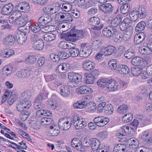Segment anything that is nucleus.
Listing matches in <instances>:
<instances>
[{"label": "nucleus", "instance_id": "f257e3e1", "mask_svg": "<svg viewBox=\"0 0 152 152\" xmlns=\"http://www.w3.org/2000/svg\"><path fill=\"white\" fill-rule=\"evenodd\" d=\"M67 41H75L83 37V33L81 30H77L72 28L67 32Z\"/></svg>", "mask_w": 152, "mask_h": 152}, {"label": "nucleus", "instance_id": "f03ea898", "mask_svg": "<svg viewBox=\"0 0 152 152\" xmlns=\"http://www.w3.org/2000/svg\"><path fill=\"white\" fill-rule=\"evenodd\" d=\"M118 83L113 78L109 77L105 90L108 92H113L118 90Z\"/></svg>", "mask_w": 152, "mask_h": 152}, {"label": "nucleus", "instance_id": "7ed1b4c3", "mask_svg": "<svg viewBox=\"0 0 152 152\" xmlns=\"http://www.w3.org/2000/svg\"><path fill=\"white\" fill-rule=\"evenodd\" d=\"M74 125L77 129H81L86 126V122L83 121V118H81L77 115H75L73 117Z\"/></svg>", "mask_w": 152, "mask_h": 152}, {"label": "nucleus", "instance_id": "20e7f679", "mask_svg": "<svg viewBox=\"0 0 152 152\" xmlns=\"http://www.w3.org/2000/svg\"><path fill=\"white\" fill-rule=\"evenodd\" d=\"M85 43H82L81 45V48L80 55L82 57H87L92 53V50L89 46L86 45Z\"/></svg>", "mask_w": 152, "mask_h": 152}, {"label": "nucleus", "instance_id": "39448f33", "mask_svg": "<svg viewBox=\"0 0 152 152\" xmlns=\"http://www.w3.org/2000/svg\"><path fill=\"white\" fill-rule=\"evenodd\" d=\"M31 102L29 100H24L23 99L17 104V109L18 111L23 110V109H28L31 105Z\"/></svg>", "mask_w": 152, "mask_h": 152}, {"label": "nucleus", "instance_id": "423d86ee", "mask_svg": "<svg viewBox=\"0 0 152 152\" xmlns=\"http://www.w3.org/2000/svg\"><path fill=\"white\" fill-rule=\"evenodd\" d=\"M94 121L98 126L102 127L107 124L109 121L108 118L103 116H98L94 118Z\"/></svg>", "mask_w": 152, "mask_h": 152}, {"label": "nucleus", "instance_id": "0eeeda50", "mask_svg": "<svg viewBox=\"0 0 152 152\" xmlns=\"http://www.w3.org/2000/svg\"><path fill=\"white\" fill-rule=\"evenodd\" d=\"M50 15H42L38 20V23L41 26H45L52 20Z\"/></svg>", "mask_w": 152, "mask_h": 152}, {"label": "nucleus", "instance_id": "6e6552de", "mask_svg": "<svg viewBox=\"0 0 152 152\" xmlns=\"http://www.w3.org/2000/svg\"><path fill=\"white\" fill-rule=\"evenodd\" d=\"M99 9L100 10L103 12L105 14H110L113 9V7L110 4H103L99 6Z\"/></svg>", "mask_w": 152, "mask_h": 152}, {"label": "nucleus", "instance_id": "1a4fd4ad", "mask_svg": "<svg viewBox=\"0 0 152 152\" xmlns=\"http://www.w3.org/2000/svg\"><path fill=\"white\" fill-rule=\"evenodd\" d=\"M68 78L71 81H74L78 84L82 82V76L79 74L76 73L70 72L68 74Z\"/></svg>", "mask_w": 152, "mask_h": 152}, {"label": "nucleus", "instance_id": "9d476101", "mask_svg": "<svg viewBox=\"0 0 152 152\" xmlns=\"http://www.w3.org/2000/svg\"><path fill=\"white\" fill-rule=\"evenodd\" d=\"M60 128L56 125H54L50 126V129L47 132L49 136H56L60 133Z\"/></svg>", "mask_w": 152, "mask_h": 152}, {"label": "nucleus", "instance_id": "9b49d317", "mask_svg": "<svg viewBox=\"0 0 152 152\" xmlns=\"http://www.w3.org/2000/svg\"><path fill=\"white\" fill-rule=\"evenodd\" d=\"M102 53H104V56H109L113 54L116 50L115 48L112 45H108L106 47L102 48Z\"/></svg>", "mask_w": 152, "mask_h": 152}, {"label": "nucleus", "instance_id": "f8f14e48", "mask_svg": "<svg viewBox=\"0 0 152 152\" xmlns=\"http://www.w3.org/2000/svg\"><path fill=\"white\" fill-rule=\"evenodd\" d=\"M15 8L17 10H20L22 12H27L30 10V8L28 3L27 2H22L19 3L15 6Z\"/></svg>", "mask_w": 152, "mask_h": 152}, {"label": "nucleus", "instance_id": "ddd939ff", "mask_svg": "<svg viewBox=\"0 0 152 152\" xmlns=\"http://www.w3.org/2000/svg\"><path fill=\"white\" fill-rule=\"evenodd\" d=\"M146 37L145 34L143 32H140L137 34L134 37V43L137 45L140 43L144 40Z\"/></svg>", "mask_w": 152, "mask_h": 152}, {"label": "nucleus", "instance_id": "4468645a", "mask_svg": "<svg viewBox=\"0 0 152 152\" xmlns=\"http://www.w3.org/2000/svg\"><path fill=\"white\" fill-rule=\"evenodd\" d=\"M31 71L30 69H25L20 71H18L16 75L19 78H28L30 77Z\"/></svg>", "mask_w": 152, "mask_h": 152}, {"label": "nucleus", "instance_id": "2eb2a0df", "mask_svg": "<svg viewBox=\"0 0 152 152\" xmlns=\"http://www.w3.org/2000/svg\"><path fill=\"white\" fill-rule=\"evenodd\" d=\"M76 91L80 94H91L93 92L92 90L87 86H81L77 88Z\"/></svg>", "mask_w": 152, "mask_h": 152}, {"label": "nucleus", "instance_id": "dca6fc26", "mask_svg": "<svg viewBox=\"0 0 152 152\" xmlns=\"http://www.w3.org/2000/svg\"><path fill=\"white\" fill-rule=\"evenodd\" d=\"M130 18L129 17L125 18L119 26L120 29L122 31H125L130 26Z\"/></svg>", "mask_w": 152, "mask_h": 152}, {"label": "nucleus", "instance_id": "f3484780", "mask_svg": "<svg viewBox=\"0 0 152 152\" xmlns=\"http://www.w3.org/2000/svg\"><path fill=\"white\" fill-rule=\"evenodd\" d=\"M83 68L86 70L89 71L93 69L95 67V64L90 60L84 61L82 64Z\"/></svg>", "mask_w": 152, "mask_h": 152}, {"label": "nucleus", "instance_id": "a211bd4d", "mask_svg": "<svg viewBox=\"0 0 152 152\" xmlns=\"http://www.w3.org/2000/svg\"><path fill=\"white\" fill-rule=\"evenodd\" d=\"M13 6L11 3L5 5L2 9L1 12L4 15H9L13 9Z\"/></svg>", "mask_w": 152, "mask_h": 152}, {"label": "nucleus", "instance_id": "6ab92c4d", "mask_svg": "<svg viewBox=\"0 0 152 152\" xmlns=\"http://www.w3.org/2000/svg\"><path fill=\"white\" fill-rule=\"evenodd\" d=\"M127 142L129 143L130 148L133 149L137 148L139 144L138 140L134 137L127 140Z\"/></svg>", "mask_w": 152, "mask_h": 152}, {"label": "nucleus", "instance_id": "aec40b11", "mask_svg": "<svg viewBox=\"0 0 152 152\" xmlns=\"http://www.w3.org/2000/svg\"><path fill=\"white\" fill-rule=\"evenodd\" d=\"M127 132V131H126L125 129L124 130L122 129L120 130L119 132L116 134L119 141L124 142L126 140L125 135L126 134V132Z\"/></svg>", "mask_w": 152, "mask_h": 152}, {"label": "nucleus", "instance_id": "412c9836", "mask_svg": "<svg viewBox=\"0 0 152 152\" xmlns=\"http://www.w3.org/2000/svg\"><path fill=\"white\" fill-rule=\"evenodd\" d=\"M142 60V59L140 57H134L132 59L131 62L133 65L142 66H144Z\"/></svg>", "mask_w": 152, "mask_h": 152}, {"label": "nucleus", "instance_id": "4be33fe9", "mask_svg": "<svg viewBox=\"0 0 152 152\" xmlns=\"http://www.w3.org/2000/svg\"><path fill=\"white\" fill-rule=\"evenodd\" d=\"M13 71V66L11 65L5 66L3 67L2 69L3 74L7 76H10L12 73Z\"/></svg>", "mask_w": 152, "mask_h": 152}, {"label": "nucleus", "instance_id": "5701e85b", "mask_svg": "<svg viewBox=\"0 0 152 152\" xmlns=\"http://www.w3.org/2000/svg\"><path fill=\"white\" fill-rule=\"evenodd\" d=\"M4 41L6 45L11 46L15 42V38L14 36L10 34L5 38Z\"/></svg>", "mask_w": 152, "mask_h": 152}, {"label": "nucleus", "instance_id": "b1692460", "mask_svg": "<svg viewBox=\"0 0 152 152\" xmlns=\"http://www.w3.org/2000/svg\"><path fill=\"white\" fill-rule=\"evenodd\" d=\"M118 69L120 73L126 75L130 72L129 67L125 64L120 65L119 66Z\"/></svg>", "mask_w": 152, "mask_h": 152}, {"label": "nucleus", "instance_id": "393cba45", "mask_svg": "<svg viewBox=\"0 0 152 152\" xmlns=\"http://www.w3.org/2000/svg\"><path fill=\"white\" fill-rule=\"evenodd\" d=\"M122 16L121 15H118L113 19L111 22V26L116 27L118 26L122 21Z\"/></svg>", "mask_w": 152, "mask_h": 152}, {"label": "nucleus", "instance_id": "a878e982", "mask_svg": "<svg viewBox=\"0 0 152 152\" xmlns=\"http://www.w3.org/2000/svg\"><path fill=\"white\" fill-rule=\"evenodd\" d=\"M87 23L89 25L95 26L99 25L100 23V20L98 17H93L88 20Z\"/></svg>", "mask_w": 152, "mask_h": 152}, {"label": "nucleus", "instance_id": "bb28decb", "mask_svg": "<svg viewBox=\"0 0 152 152\" xmlns=\"http://www.w3.org/2000/svg\"><path fill=\"white\" fill-rule=\"evenodd\" d=\"M58 126H59L60 129H61L63 130H66V117H64L63 118L60 119L58 122Z\"/></svg>", "mask_w": 152, "mask_h": 152}, {"label": "nucleus", "instance_id": "cd10ccee", "mask_svg": "<svg viewBox=\"0 0 152 152\" xmlns=\"http://www.w3.org/2000/svg\"><path fill=\"white\" fill-rule=\"evenodd\" d=\"M41 123L42 125H49L50 126L55 124L53 120L51 118L44 117L41 119Z\"/></svg>", "mask_w": 152, "mask_h": 152}, {"label": "nucleus", "instance_id": "c85d7f7f", "mask_svg": "<svg viewBox=\"0 0 152 152\" xmlns=\"http://www.w3.org/2000/svg\"><path fill=\"white\" fill-rule=\"evenodd\" d=\"M92 140L91 148L93 151H95L100 148V142L98 139L96 138H93Z\"/></svg>", "mask_w": 152, "mask_h": 152}, {"label": "nucleus", "instance_id": "c756f323", "mask_svg": "<svg viewBox=\"0 0 152 152\" xmlns=\"http://www.w3.org/2000/svg\"><path fill=\"white\" fill-rule=\"evenodd\" d=\"M44 43L42 39H38L37 42H35L33 48L37 50H42L44 47Z\"/></svg>", "mask_w": 152, "mask_h": 152}, {"label": "nucleus", "instance_id": "7c9ffc66", "mask_svg": "<svg viewBox=\"0 0 152 152\" xmlns=\"http://www.w3.org/2000/svg\"><path fill=\"white\" fill-rule=\"evenodd\" d=\"M62 54L61 52H59L58 53V55H56L53 53L51 54L50 55V58L53 61L58 62L61 59H66V58H63V57H61Z\"/></svg>", "mask_w": 152, "mask_h": 152}, {"label": "nucleus", "instance_id": "2f4dec72", "mask_svg": "<svg viewBox=\"0 0 152 152\" xmlns=\"http://www.w3.org/2000/svg\"><path fill=\"white\" fill-rule=\"evenodd\" d=\"M126 145L124 144H118L115 146L113 152H125Z\"/></svg>", "mask_w": 152, "mask_h": 152}, {"label": "nucleus", "instance_id": "473e14b6", "mask_svg": "<svg viewBox=\"0 0 152 152\" xmlns=\"http://www.w3.org/2000/svg\"><path fill=\"white\" fill-rule=\"evenodd\" d=\"M130 20L131 23L132 22L135 21L138 19L139 16V13L138 11H132L129 14Z\"/></svg>", "mask_w": 152, "mask_h": 152}, {"label": "nucleus", "instance_id": "72a5a7b5", "mask_svg": "<svg viewBox=\"0 0 152 152\" xmlns=\"http://www.w3.org/2000/svg\"><path fill=\"white\" fill-rule=\"evenodd\" d=\"M128 106L125 104H122L119 106L117 109V112L120 114L126 113L128 110Z\"/></svg>", "mask_w": 152, "mask_h": 152}, {"label": "nucleus", "instance_id": "f704fd0d", "mask_svg": "<svg viewBox=\"0 0 152 152\" xmlns=\"http://www.w3.org/2000/svg\"><path fill=\"white\" fill-rule=\"evenodd\" d=\"M92 140V139H90L86 137L82 138L81 143L84 146L88 147L91 145Z\"/></svg>", "mask_w": 152, "mask_h": 152}, {"label": "nucleus", "instance_id": "c9c22d12", "mask_svg": "<svg viewBox=\"0 0 152 152\" xmlns=\"http://www.w3.org/2000/svg\"><path fill=\"white\" fill-rule=\"evenodd\" d=\"M123 4L120 8L121 12L123 14H127L128 12L130 11V6L127 4Z\"/></svg>", "mask_w": 152, "mask_h": 152}, {"label": "nucleus", "instance_id": "e433bc0d", "mask_svg": "<svg viewBox=\"0 0 152 152\" xmlns=\"http://www.w3.org/2000/svg\"><path fill=\"white\" fill-rule=\"evenodd\" d=\"M109 79V77L107 78H102L98 80L97 82V84L99 86L102 87H104L105 88L107 84Z\"/></svg>", "mask_w": 152, "mask_h": 152}, {"label": "nucleus", "instance_id": "4c0bfd02", "mask_svg": "<svg viewBox=\"0 0 152 152\" xmlns=\"http://www.w3.org/2000/svg\"><path fill=\"white\" fill-rule=\"evenodd\" d=\"M114 109L111 104H105L104 109V112L105 114L108 115L112 114L113 112Z\"/></svg>", "mask_w": 152, "mask_h": 152}, {"label": "nucleus", "instance_id": "58836bf2", "mask_svg": "<svg viewBox=\"0 0 152 152\" xmlns=\"http://www.w3.org/2000/svg\"><path fill=\"white\" fill-rule=\"evenodd\" d=\"M56 37L55 34L52 33H49L44 35V40L46 41H51L55 39L56 38Z\"/></svg>", "mask_w": 152, "mask_h": 152}, {"label": "nucleus", "instance_id": "ea45409f", "mask_svg": "<svg viewBox=\"0 0 152 152\" xmlns=\"http://www.w3.org/2000/svg\"><path fill=\"white\" fill-rule=\"evenodd\" d=\"M133 118V115L131 113H128L124 115L122 118V121L127 123L131 121Z\"/></svg>", "mask_w": 152, "mask_h": 152}, {"label": "nucleus", "instance_id": "a19ab883", "mask_svg": "<svg viewBox=\"0 0 152 152\" xmlns=\"http://www.w3.org/2000/svg\"><path fill=\"white\" fill-rule=\"evenodd\" d=\"M134 55V52L133 50L131 48L126 51L124 54V56L128 59L131 58Z\"/></svg>", "mask_w": 152, "mask_h": 152}, {"label": "nucleus", "instance_id": "79ce46f5", "mask_svg": "<svg viewBox=\"0 0 152 152\" xmlns=\"http://www.w3.org/2000/svg\"><path fill=\"white\" fill-rule=\"evenodd\" d=\"M36 58L33 55H29L26 58L25 61L28 64H34L36 61Z\"/></svg>", "mask_w": 152, "mask_h": 152}, {"label": "nucleus", "instance_id": "37998d69", "mask_svg": "<svg viewBox=\"0 0 152 152\" xmlns=\"http://www.w3.org/2000/svg\"><path fill=\"white\" fill-rule=\"evenodd\" d=\"M146 23L144 21L139 22L136 26L135 28L136 31H139L144 30L146 26Z\"/></svg>", "mask_w": 152, "mask_h": 152}, {"label": "nucleus", "instance_id": "c03bdc74", "mask_svg": "<svg viewBox=\"0 0 152 152\" xmlns=\"http://www.w3.org/2000/svg\"><path fill=\"white\" fill-rule=\"evenodd\" d=\"M67 52H69L70 55L73 57H77L79 53L80 54L79 49L76 48L71 49Z\"/></svg>", "mask_w": 152, "mask_h": 152}, {"label": "nucleus", "instance_id": "a18cd8bd", "mask_svg": "<svg viewBox=\"0 0 152 152\" xmlns=\"http://www.w3.org/2000/svg\"><path fill=\"white\" fill-rule=\"evenodd\" d=\"M30 26L31 30L34 33H37L41 30V27L40 25L38 23L35 25H31Z\"/></svg>", "mask_w": 152, "mask_h": 152}, {"label": "nucleus", "instance_id": "49530a36", "mask_svg": "<svg viewBox=\"0 0 152 152\" xmlns=\"http://www.w3.org/2000/svg\"><path fill=\"white\" fill-rule=\"evenodd\" d=\"M66 70V64L64 63L63 64L59 65L57 69V72H58L60 73H63L65 72Z\"/></svg>", "mask_w": 152, "mask_h": 152}, {"label": "nucleus", "instance_id": "de8ad7c7", "mask_svg": "<svg viewBox=\"0 0 152 152\" xmlns=\"http://www.w3.org/2000/svg\"><path fill=\"white\" fill-rule=\"evenodd\" d=\"M131 73L134 76H137L140 75L142 72V69L140 68H132L131 70Z\"/></svg>", "mask_w": 152, "mask_h": 152}, {"label": "nucleus", "instance_id": "09e8293b", "mask_svg": "<svg viewBox=\"0 0 152 152\" xmlns=\"http://www.w3.org/2000/svg\"><path fill=\"white\" fill-rule=\"evenodd\" d=\"M117 63L116 59H112L109 61L108 65L111 69L115 70L117 67Z\"/></svg>", "mask_w": 152, "mask_h": 152}, {"label": "nucleus", "instance_id": "8fccbe9b", "mask_svg": "<svg viewBox=\"0 0 152 152\" xmlns=\"http://www.w3.org/2000/svg\"><path fill=\"white\" fill-rule=\"evenodd\" d=\"M139 12L140 16L142 18H145L146 16V11L143 6L141 5L139 7Z\"/></svg>", "mask_w": 152, "mask_h": 152}, {"label": "nucleus", "instance_id": "3c124183", "mask_svg": "<svg viewBox=\"0 0 152 152\" xmlns=\"http://www.w3.org/2000/svg\"><path fill=\"white\" fill-rule=\"evenodd\" d=\"M17 42L20 45H22L25 42L26 39L23 37V34H20L16 36Z\"/></svg>", "mask_w": 152, "mask_h": 152}, {"label": "nucleus", "instance_id": "603ef678", "mask_svg": "<svg viewBox=\"0 0 152 152\" xmlns=\"http://www.w3.org/2000/svg\"><path fill=\"white\" fill-rule=\"evenodd\" d=\"M84 76L86 77V81L87 83L91 84L94 82V79L95 78L92 76L90 75L88 73L85 74Z\"/></svg>", "mask_w": 152, "mask_h": 152}, {"label": "nucleus", "instance_id": "864d4df0", "mask_svg": "<svg viewBox=\"0 0 152 152\" xmlns=\"http://www.w3.org/2000/svg\"><path fill=\"white\" fill-rule=\"evenodd\" d=\"M91 44L93 47L98 48L102 46L103 43L102 41L100 40H95L92 42Z\"/></svg>", "mask_w": 152, "mask_h": 152}, {"label": "nucleus", "instance_id": "5fc2aeb1", "mask_svg": "<svg viewBox=\"0 0 152 152\" xmlns=\"http://www.w3.org/2000/svg\"><path fill=\"white\" fill-rule=\"evenodd\" d=\"M102 33L106 37L110 38V26L104 28L102 31Z\"/></svg>", "mask_w": 152, "mask_h": 152}, {"label": "nucleus", "instance_id": "6e6d98bb", "mask_svg": "<svg viewBox=\"0 0 152 152\" xmlns=\"http://www.w3.org/2000/svg\"><path fill=\"white\" fill-rule=\"evenodd\" d=\"M85 102L79 101L75 103L73 105V107L75 108L81 109L85 106Z\"/></svg>", "mask_w": 152, "mask_h": 152}, {"label": "nucleus", "instance_id": "4d7b16f0", "mask_svg": "<svg viewBox=\"0 0 152 152\" xmlns=\"http://www.w3.org/2000/svg\"><path fill=\"white\" fill-rule=\"evenodd\" d=\"M48 106L53 109H55L58 106V104L55 100H50L48 101Z\"/></svg>", "mask_w": 152, "mask_h": 152}, {"label": "nucleus", "instance_id": "13d9d810", "mask_svg": "<svg viewBox=\"0 0 152 152\" xmlns=\"http://www.w3.org/2000/svg\"><path fill=\"white\" fill-rule=\"evenodd\" d=\"M117 28L110 26V38H113L114 37L116 33H117Z\"/></svg>", "mask_w": 152, "mask_h": 152}, {"label": "nucleus", "instance_id": "bf43d9fd", "mask_svg": "<svg viewBox=\"0 0 152 152\" xmlns=\"http://www.w3.org/2000/svg\"><path fill=\"white\" fill-rule=\"evenodd\" d=\"M16 10H14L12 13V15L15 16V18L18 20V19L22 18H20L22 15L21 11L20 10L16 9Z\"/></svg>", "mask_w": 152, "mask_h": 152}, {"label": "nucleus", "instance_id": "052dcab7", "mask_svg": "<svg viewBox=\"0 0 152 152\" xmlns=\"http://www.w3.org/2000/svg\"><path fill=\"white\" fill-rule=\"evenodd\" d=\"M22 96L23 97L22 99L29 100L31 94L30 92L29 91H25L22 94Z\"/></svg>", "mask_w": 152, "mask_h": 152}, {"label": "nucleus", "instance_id": "680f3d73", "mask_svg": "<svg viewBox=\"0 0 152 152\" xmlns=\"http://www.w3.org/2000/svg\"><path fill=\"white\" fill-rule=\"evenodd\" d=\"M17 99V96L15 95L11 94L9 99L7 100L8 103L10 105L12 104Z\"/></svg>", "mask_w": 152, "mask_h": 152}, {"label": "nucleus", "instance_id": "e2e57ef3", "mask_svg": "<svg viewBox=\"0 0 152 152\" xmlns=\"http://www.w3.org/2000/svg\"><path fill=\"white\" fill-rule=\"evenodd\" d=\"M123 36L122 34L117 31V33L114 35L113 37L115 39V40L117 42L120 41H121L122 40Z\"/></svg>", "mask_w": 152, "mask_h": 152}, {"label": "nucleus", "instance_id": "0e129e2a", "mask_svg": "<svg viewBox=\"0 0 152 152\" xmlns=\"http://www.w3.org/2000/svg\"><path fill=\"white\" fill-rule=\"evenodd\" d=\"M44 107V105L41 102H34V108L36 110L41 109Z\"/></svg>", "mask_w": 152, "mask_h": 152}, {"label": "nucleus", "instance_id": "69168bd1", "mask_svg": "<svg viewBox=\"0 0 152 152\" xmlns=\"http://www.w3.org/2000/svg\"><path fill=\"white\" fill-rule=\"evenodd\" d=\"M39 34H32L30 40L33 42H37L38 39H41L39 38Z\"/></svg>", "mask_w": 152, "mask_h": 152}, {"label": "nucleus", "instance_id": "338daca9", "mask_svg": "<svg viewBox=\"0 0 152 152\" xmlns=\"http://www.w3.org/2000/svg\"><path fill=\"white\" fill-rule=\"evenodd\" d=\"M106 104L105 102H102L99 104L97 107V112L99 113L103 111L104 108Z\"/></svg>", "mask_w": 152, "mask_h": 152}, {"label": "nucleus", "instance_id": "774afa93", "mask_svg": "<svg viewBox=\"0 0 152 152\" xmlns=\"http://www.w3.org/2000/svg\"><path fill=\"white\" fill-rule=\"evenodd\" d=\"M45 58L44 57L39 59L37 63V66L39 67L42 66L45 63Z\"/></svg>", "mask_w": 152, "mask_h": 152}]
</instances>
